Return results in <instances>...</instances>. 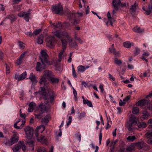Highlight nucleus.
Returning a JSON list of instances; mask_svg holds the SVG:
<instances>
[{"mask_svg":"<svg viewBox=\"0 0 152 152\" xmlns=\"http://www.w3.org/2000/svg\"><path fill=\"white\" fill-rule=\"evenodd\" d=\"M39 57L42 64H41L40 62H37L36 66L37 70L39 71L44 69L45 65L46 64H51L48 61V56L45 50H43L41 51V55Z\"/></svg>","mask_w":152,"mask_h":152,"instance_id":"f257e3e1","label":"nucleus"},{"mask_svg":"<svg viewBox=\"0 0 152 152\" xmlns=\"http://www.w3.org/2000/svg\"><path fill=\"white\" fill-rule=\"evenodd\" d=\"M54 34L57 37L61 38V41L62 43V49L58 54V56H62L66 48L67 41L66 40L65 38H66L67 39H69V37L68 33L67 32H64L62 34L61 36L59 35L58 33L55 30L54 31Z\"/></svg>","mask_w":152,"mask_h":152,"instance_id":"f03ea898","label":"nucleus"},{"mask_svg":"<svg viewBox=\"0 0 152 152\" xmlns=\"http://www.w3.org/2000/svg\"><path fill=\"white\" fill-rule=\"evenodd\" d=\"M137 124L136 117L133 115H131L129 116V122L126 123V126L129 131L133 132L137 129Z\"/></svg>","mask_w":152,"mask_h":152,"instance_id":"7ed1b4c3","label":"nucleus"},{"mask_svg":"<svg viewBox=\"0 0 152 152\" xmlns=\"http://www.w3.org/2000/svg\"><path fill=\"white\" fill-rule=\"evenodd\" d=\"M49 111L45 105L43 103H41L37 107L35 111L34 115L36 118H42L41 114L43 113Z\"/></svg>","mask_w":152,"mask_h":152,"instance_id":"20e7f679","label":"nucleus"},{"mask_svg":"<svg viewBox=\"0 0 152 152\" xmlns=\"http://www.w3.org/2000/svg\"><path fill=\"white\" fill-rule=\"evenodd\" d=\"M22 148L24 152L26 149V147L23 142H19L18 144L14 145L12 148L13 152H19V150Z\"/></svg>","mask_w":152,"mask_h":152,"instance_id":"39448f33","label":"nucleus"},{"mask_svg":"<svg viewBox=\"0 0 152 152\" xmlns=\"http://www.w3.org/2000/svg\"><path fill=\"white\" fill-rule=\"evenodd\" d=\"M47 46L50 48H53L55 46L57 41L54 37L53 36H50L46 39Z\"/></svg>","mask_w":152,"mask_h":152,"instance_id":"423d86ee","label":"nucleus"},{"mask_svg":"<svg viewBox=\"0 0 152 152\" xmlns=\"http://www.w3.org/2000/svg\"><path fill=\"white\" fill-rule=\"evenodd\" d=\"M77 15V14L73 12H70L68 14V19L71 23L74 24L78 23V20Z\"/></svg>","mask_w":152,"mask_h":152,"instance_id":"0eeeda50","label":"nucleus"},{"mask_svg":"<svg viewBox=\"0 0 152 152\" xmlns=\"http://www.w3.org/2000/svg\"><path fill=\"white\" fill-rule=\"evenodd\" d=\"M113 4L115 10H117L121 7H123L126 6L125 4H123L120 0H113Z\"/></svg>","mask_w":152,"mask_h":152,"instance_id":"6e6552de","label":"nucleus"},{"mask_svg":"<svg viewBox=\"0 0 152 152\" xmlns=\"http://www.w3.org/2000/svg\"><path fill=\"white\" fill-rule=\"evenodd\" d=\"M24 131L28 139H31L33 134V129L31 127L27 126L25 128Z\"/></svg>","mask_w":152,"mask_h":152,"instance_id":"1a4fd4ad","label":"nucleus"},{"mask_svg":"<svg viewBox=\"0 0 152 152\" xmlns=\"http://www.w3.org/2000/svg\"><path fill=\"white\" fill-rule=\"evenodd\" d=\"M25 123V120L19 119L18 121L16 122L14 125V126L17 129H21L24 127Z\"/></svg>","mask_w":152,"mask_h":152,"instance_id":"9d476101","label":"nucleus"},{"mask_svg":"<svg viewBox=\"0 0 152 152\" xmlns=\"http://www.w3.org/2000/svg\"><path fill=\"white\" fill-rule=\"evenodd\" d=\"M51 26L53 28V32L54 34V31L55 30L58 33L59 35H60L61 36L62 34H63V33L66 32L65 31L62 32L61 31H60L59 30H58L57 29V28L60 29L62 25L60 22H58V23H57L56 25H55L54 24H51Z\"/></svg>","mask_w":152,"mask_h":152,"instance_id":"9b49d317","label":"nucleus"},{"mask_svg":"<svg viewBox=\"0 0 152 152\" xmlns=\"http://www.w3.org/2000/svg\"><path fill=\"white\" fill-rule=\"evenodd\" d=\"M30 12H25L23 11H20L18 14V16L20 17H24V19L27 22L29 21L30 18Z\"/></svg>","mask_w":152,"mask_h":152,"instance_id":"f8f14e48","label":"nucleus"},{"mask_svg":"<svg viewBox=\"0 0 152 152\" xmlns=\"http://www.w3.org/2000/svg\"><path fill=\"white\" fill-rule=\"evenodd\" d=\"M63 10L62 7L61 5L57 4L53 6L52 11L53 12L56 14H58Z\"/></svg>","mask_w":152,"mask_h":152,"instance_id":"ddd939ff","label":"nucleus"},{"mask_svg":"<svg viewBox=\"0 0 152 152\" xmlns=\"http://www.w3.org/2000/svg\"><path fill=\"white\" fill-rule=\"evenodd\" d=\"M148 101L145 99H143L139 101L136 104V106H140L141 107H143L145 106L146 107L147 105L148 106Z\"/></svg>","mask_w":152,"mask_h":152,"instance_id":"4468645a","label":"nucleus"},{"mask_svg":"<svg viewBox=\"0 0 152 152\" xmlns=\"http://www.w3.org/2000/svg\"><path fill=\"white\" fill-rule=\"evenodd\" d=\"M45 127L44 125H40L39 127H37L35 131V134L37 137H38L39 136L38 132L42 133L45 130Z\"/></svg>","mask_w":152,"mask_h":152,"instance_id":"2eb2a0df","label":"nucleus"},{"mask_svg":"<svg viewBox=\"0 0 152 152\" xmlns=\"http://www.w3.org/2000/svg\"><path fill=\"white\" fill-rule=\"evenodd\" d=\"M26 72L25 71L22 73L20 75L16 74L15 76V78L17 79L18 81L23 80L26 78Z\"/></svg>","mask_w":152,"mask_h":152,"instance_id":"dca6fc26","label":"nucleus"},{"mask_svg":"<svg viewBox=\"0 0 152 152\" xmlns=\"http://www.w3.org/2000/svg\"><path fill=\"white\" fill-rule=\"evenodd\" d=\"M136 147L139 149H140L145 146L146 144L143 142H139L135 143Z\"/></svg>","mask_w":152,"mask_h":152,"instance_id":"f3484780","label":"nucleus"},{"mask_svg":"<svg viewBox=\"0 0 152 152\" xmlns=\"http://www.w3.org/2000/svg\"><path fill=\"white\" fill-rule=\"evenodd\" d=\"M53 75L52 72L48 70H46L44 71L43 75L47 78L50 79Z\"/></svg>","mask_w":152,"mask_h":152,"instance_id":"a211bd4d","label":"nucleus"},{"mask_svg":"<svg viewBox=\"0 0 152 152\" xmlns=\"http://www.w3.org/2000/svg\"><path fill=\"white\" fill-rule=\"evenodd\" d=\"M39 83L41 85L45 86L46 85L47 80L44 76L42 75L40 77V79L39 81Z\"/></svg>","mask_w":152,"mask_h":152,"instance_id":"6ab92c4d","label":"nucleus"},{"mask_svg":"<svg viewBox=\"0 0 152 152\" xmlns=\"http://www.w3.org/2000/svg\"><path fill=\"white\" fill-rule=\"evenodd\" d=\"M18 138L19 137L17 134H14L11 137L10 140L12 145L17 142L18 140Z\"/></svg>","mask_w":152,"mask_h":152,"instance_id":"aec40b11","label":"nucleus"},{"mask_svg":"<svg viewBox=\"0 0 152 152\" xmlns=\"http://www.w3.org/2000/svg\"><path fill=\"white\" fill-rule=\"evenodd\" d=\"M36 107V104L34 102H31L29 105V107L28 109V111L29 112H32Z\"/></svg>","mask_w":152,"mask_h":152,"instance_id":"412c9836","label":"nucleus"},{"mask_svg":"<svg viewBox=\"0 0 152 152\" xmlns=\"http://www.w3.org/2000/svg\"><path fill=\"white\" fill-rule=\"evenodd\" d=\"M90 66H86L82 65L79 66L77 67L78 72H84L86 69L88 68Z\"/></svg>","mask_w":152,"mask_h":152,"instance_id":"4be33fe9","label":"nucleus"},{"mask_svg":"<svg viewBox=\"0 0 152 152\" xmlns=\"http://www.w3.org/2000/svg\"><path fill=\"white\" fill-rule=\"evenodd\" d=\"M139 128H144L146 127L147 125L145 122H137L136 125Z\"/></svg>","mask_w":152,"mask_h":152,"instance_id":"5701e85b","label":"nucleus"},{"mask_svg":"<svg viewBox=\"0 0 152 152\" xmlns=\"http://www.w3.org/2000/svg\"><path fill=\"white\" fill-rule=\"evenodd\" d=\"M69 35V34H68ZM69 38L70 39H67L66 38H65V39H66V40L67 41V42L68 41H69V44L72 47H73L76 45V43L74 41V42H72V38L70 37V36L69 35Z\"/></svg>","mask_w":152,"mask_h":152,"instance_id":"b1692460","label":"nucleus"},{"mask_svg":"<svg viewBox=\"0 0 152 152\" xmlns=\"http://www.w3.org/2000/svg\"><path fill=\"white\" fill-rule=\"evenodd\" d=\"M50 118V115H47L42 119L41 121L42 122L45 123H48Z\"/></svg>","mask_w":152,"mask_h":152,"instance_id":"393cba45","label":"nucleus"},{"mask_svg":"<svg viewBox=\"0 0 152 152\" xmlns=\"http://www.w3.org/2000/svg\"><path fill=\"white\" fill-rule=\"evenodd\" d=\"M4 143L5 145L7 146H11L12 144L11 141L10 140L8 139L7 138L5 137L4 140Z\"/></svg>","mask_w":152,"mask_h":152,"instance_id":"a878e982","label":"nucleus"},{"mask_svg":"<svg viewBox=\"0 0 152 152\" xmlns=\"http://www.w3.org/2000/svg\"><path fill=\"white\" fill-rule=\"evenodd\" d=\"M50 80L52 84L57 83L59 80L58 78L55 77L53 75L50 79Z\"/></svg>","mask_w":152,"mask_h":152,"instance_id":"bb28decb","label":"nucleus"},{"mask_svg":"<svg viewBox=\"0 0 152 152\" xmlns=\"http://www.w3.org/2000/svg\"><path fill=\"white\" fill-rule=\"evenodd\" d=\"M29 78L32 82H37V79L36 76L33 73H31L30 74L29 77Z\"/></svg>","mask_w":152,"mask_h":152,"instance_id":"cd10ccee","label":"nucleus"},{"mask_svg":"<svg viewBox=\"0 0 152 152\" xmlns=\"http://www.w3.org/2000/svg\"><path fill=\"white\" fill-rule=\"evenodd\" d=\"M40 89H41V91H40L41 93L42 94V95L43 98L46 99H47V98L46 96V94L44 92V91H45V88L44 87H40Z\"/></svg>","mask_w":152,"mask_h":152,"instance_id":"c85d7f7f","label":"nucleus"},{"mask_svg":"<svg viewBox=\"0 0 152 152\" xmlns=\"http://www.w3.org/2000/svg\"><path fill=\"white\" fill-rule=\"evenodd\" d=\"M137 6V4L136 3L131 6L130 8V11L132 14L136 10V7Z\"/></svg>","mask_w":152,"mask_h":152,"instance_id":"c756f323","label":"nucleus"},{"mask_svg":"<svg viewBox=\"0 0 152 152\" xmlns=\"http://www.w3.org/2000/svg\"><path fill=\"white\" fill-rule=\"evenodd\" d=\"M37 140L38 141L42 143H45L47 141L45 137V136H41L39 137H38Z\"/></svg>","mask_w":152,"mask_h":152,"instance_id":"7c9ffc66","label":"nucleus"},{"mask_svg":"<svg viewBox=\"0 0 152 152\" xmlns=\"http://www.w3.org/2000/svg\"><path fill=\"white\" fill-rule=\"evenodd\" d=\"M78 114L77 118L79 120H80L85 117L86 113L85 112H83L81 113H78Z\"/></svg>","mask_w":152,"mask_h":152,"instance_id":"2f4dec72","label":"nucleus"},{"mask_svg":"<svg viewBox=\"0 0 152 152\" xmlns=\"http://www.w3.org/2000/svg\"><path fill=\"white\" fill-rule=\"evenodd\" d=\"M136 147L135 143L131 144L127 148V150L129 151H131L134 149Z\"/></svg>","mask_w":152,"mask_h":152,"instance_id":"473e14b6","label":"nucleus"},{"mask_svg":"<svg viewBox=\"0 0 152 152\" xmlns=\"http://www.w3.org/2000/svg\"><path fill=\"white\" fill-rule=\"evenodd\" d=\"M114 63L115 64L120 66L122 64V61L121 60L115 58L114 59Z\"/></svg>","mask_w":152,"mask_h":152,"instance_id":"72a5a7b5","label":"nucleus"},{"mask_svg":"<svg viewBox=\"0 0 152 152\" xmlns=\"http://www.w3.org/2000/svg\"><path fill=\"white\" fill-rule=\"evenodd\" d=\"M123 46L126 48H130L131 46V43L129 41H127L123 43Z\"/></svg>","mask_w":152,"mask_h":152,"instance_id":"f704fd0d","label":"nucleus"},{"mask_svg":"<svg viewBox=\"0 0 152 152\" xmlns=\"http://www.w3.org/2000/svg\"><path fill=\"white\" fill-rule=\"evenodd\" d=\"M133 31L137 32H141L143 31V30L140 28V27H136L133 28Z\"/></svg>","mask_w":152,"mask_h":152,"instance_id":"c9c22d12","label":"nucleus"},{"mask_svg":"<svg viewBox=\"0 0 152 152\" xmlns=\"http://www.w3.org/2000/svg\"><path fill=\"white\" fill-rule=\"evenodd\" d=\"M55 97V95L53 93L52 94V95H50V96L49 99L50 102L52 104H53L54 103V99Z\"/></svg>","mask_w":152,"mask_h":152,"instance_id":"e433bc0d","label":"nucleus"},{"mask_svg":"<svg viewBox=\"0 0 152 152\" xmlns=\"http://www.w3.org/2000/svg\"><path fill=\"white\" fill-rule=\"evenodd\" d=\"M139 111L138 108L137 107H133L132 110V113L133 114H136Z\"/></svg>","mask_w":152,"mask_h":152,"instance_id":"4c0bfd02","label":"nucleus"},{"mask_svg":"<svg viewBox=\"0 0 152 152\" xmlns=\"http://www.w3.org/2000/svg\"><path fill=\"white\" fill-rule=\"evenodd\" d=\"M37 152H47L46 149L43 147H39L37 149Z\"/></svg>","mask_w":152,"mask_h":152,"instance_id":"58836bf2","label":"nucleus"},{"mask_svg":"<svg viewBox=\"0 0 152 152\" xmlns=\"http://www.w3.org/2000/svg\"><path fill=\"white\" fill-rule=\"evenodd\" d=\"M134 136H129L127 138V140L129 141L133 142L136 139Z\"/></svg>","mask_w":152,"mask_h":152,"instance_id":"ea45409f","label":"nucleus"},{"mask_svg":"<svg viewBox=\"0 0 152 152\" xmlns=\"http://www.w3.org/2000/svg\"><path fill=\"white\" fill-rule=\"evenodd\" d=\"M37 43L39 44H42L43 42V38L42 36L38 38L37 41Z\"/></svg>","mask_w":152,"mask_h":152,"instance_id":"a19ab883","label":"nucleus"},{"mask_svg":"<svg viewBox=\"0 0 152 152\" xmlns=\"http://www.w3.org/2000/svg\"><path fill=\"white\" fill-rule=\"evenodd\" d=\"M140 50L139 48L137 47L135 48L134 52V53L135 55H137L140 54Z\"/></svg>","mask_w":152,"mask_h":152,"instance_id":"79ce46f5","label":"nucleus"},{"mask_svg":"<svg viewBox=\"0 0 152 152\" xmlns=\"http://www.w3.org/2000/svg\"><path fill=\"white\" fill-rule=\"evenodd\" d=\"M118 140L116 139L113 141L111 142V145L113 146V149L114 148L115 145L118 142Z\"/></svg>","mask_w":152,"mask_h":152,"instance_id":"37998d69","label":"nucleus"},{"mask_svg":"<svg viewBox=\"0 0 152 152\" xmlns=\"http://www.w3.org/2000/svg\"><path fill=\"white\" fill-rule=\"evenodd\" d=\"M28 143L29 145V146L31 147V149L32 151H33L34 149V148L33 147H34V145H33L34 142L33 141L31 140V141L28 142Z\"/></svg>","mask_w":152,"mask_h":152,"instance_id":"c03bdc74","label":"nucleus"},{"mask_svg":"<svg viewBox=\"0 0 152 152\" xmlns=\"http://www.w3.org/2000/svg\"><path fill=\"white\" fill-rule=\"evenodd\" d=\"M145 136L148 138L152 137V131L148 132L145 134Z\"/></svg>","mask_w":152,"mask_h":152,"instance_id":"a18cd8bd","label":"nucleus"},{"mask_svg":"<svg viewBox=\"0 0 152 152\" xmlns=\"http://www.w3.org/2000/svg\"><path fill=\"white\" fill-rule=\"evenodd\" d=\"M113 54L116 56H119L120 55V53L119 52L117 51L115 48H114L113 49Z\"/></svg>","mask_w":152,"mask_h":152,"instance_id":"49530a36","label":"nucleus"},{"mask_svg":"<svg viewBox=\"0 0 152 152\" xmlns=\"http://www.w3.org/2000/svg\"><path fill=\"white\" fill-rule=\"evenodd\" d=\"M18 43L20 49H23L24 48L25 46L23 42L19 41L18 42Z\"/></svg>","mask_w":152,"mask_h":152,"instance_id":"de8ad7c7","label":"nucleus"},{"mask_svg":"<svg viewBox=\"0 0 152 152\" xmlns=\"http://www.w3.org/2000/svg\"><path fill=\"white\" fill-rule=\"evenodd\" d=\"M9 18L12 21H14L16 20V18L15 16L13 15H10L9 17Z\"/></svg>","mask_w":152,"mask_h":152,"instance_id":"09e8293b","label":"nucleus"},{"mask_svg":"<svg viewBox=\"0 0 152 152\" xmlns=\"http://www.w3.org/2000/svg\"><path fill=\"white\" fill-rule=\"evenodd\" d=\"M41 31L42 30L40 29H37L36 30L34 31L33 34L35 35H37L40 33Z\"/></svg>","mask_w":152,"mask_h":152,"instance_id":"8fccbe9b","label":"nucleus"},{"mask_svg":"<svg viewBox=\"0 0 152 152\" xmlns=\"http://www.w3.org/2000/svg\"><path fill=\"white\" fill-rule=\"evenodd\" d=\"M144 53L142 54V57L148 56L149 55V53L147 51H145V50H143Z\"/></svg>","mask_w":152,"mask_h":152,"instance_id":"3c124183","label":"nucleus"},{"mask_svg":"<svg viewBox=\"0 0 152 152\" xmlns=\"http://www.w3.org/2000/svg\"><path fill=\"white\" fill-rule=\"evenodd\" d=\"M72 66H73V65ZM72 75L74 77H77V73L73 66L72 67Z\"/></svg>","mask_w":152,"mask_h":152,"instance_id":"603ef678","label":"nucleus"},{"mask_svg":"<svg viewBox=\"0 0 152 152\" xmlns=\"http://www.w3.org/2000/svg\"><path fill=\"white\" fill-rule=\"evenodd\" d=\"M20 117L23 118L24 120H25L26 117V115L25 113H22L21 112V109L20 110Z\"/></svg>","mask_w":152,"mask_h":152,"instance_id":"864d4df0","label":"nucleus"},{"mask_svg":"<svg viewBox=\"0 0 152 152\" xmlns=\"http://www.w3.org/2000/svg\"><path fill=\"white\" fill-rule=\"evenodd\" d=\"M22 60L19 58L18 59L16 62V64L18 65H20L22 63Z\"/></svg>","mask_w":152,"mask_h":152,"instance_id":"5fc2aeb1","label":"nucleus"},{"mask_svg":"<svg viewBox=\"0 0 152 152\" xmlns=\"http://www.w3.org/2000/svg\"><path fill=\"white\" fill-rule=\"evenodd\" d=\"M102 138V130L100 131V133L99 134V143L100 144Z\"/></svg>","mask_w":152,"mask_h":152,"instance_id":"6e6d98bb","label":"nucleus"},{"mask_svg":"<svg viewBox=\"0 0 152 152\" xmlns=\"http://www.w3.org/2000/svg\"><path fill=\"white\" fill-rule=\"evenodd\" d=\"M86 104H87V105L90 107H92V105L91 102V101L88 100H87L86 103Z\"/></svg>","mask_w":152,"mask_h":152,"instance_id":"4d7b16f0","label":"nucleus"},{"mask_svg":"<svg viewBox=\"0 0 152 152\" xmlns=\"http://www.w3.org/2000/svg\"><path fill=\"white\" fill-rule=\"evenodd\" d=\"M4 53L3 52L0 50V60H2L4 58Z\"/></svg>","mask_w":152,"mask_h":152,"instance_id":"13d9d810","label":"nucleus"},{"mask_svg":"<svg viewBox=\"0 0 152 152\" xmlns=\"http://www.w3.org/2000/svg\"><path fill=\"white\" fill-rule=\"evenodd\" d=\"M147 118V114H143V115L142 116L141 118L142 119V120H143L144 119Z\"/></svg>","mask_w":152,"mask_h":152,"instance_id":"bf43d9fd","label":"nucleus"},{"mask_svg":"<svg viewBox=\"0 0 152 152\" xmlns=\"http://www.w3.org/2000/svg\"><path fill=\"white\" fill-rule=\"evenodd\" d=\"M77 139L78 141L80 142L81 140V135L79 133H78L77 134Z\"/></svg>","mask_w":152,"mask_h":152,"instance_id":"052dcab7","label":"nucleus"},{"mask_svg":"<svg viewBox=\"0 0 152 152\" xmlns=\"http://www.w3.org/2000/svg\"><path fill=\"white\" fill-rule=\"evenodd\" d=\"M109 21L111 25L112 26H113V23L115 21V20L114 19L112 18L110 20H109Z\"/></svg>","mask_w":152,"mask_h":152,"instance_id":"680f3d73","label":"nucleus"},{"mask_svg":"<svg viewBox=\"0 0 152 152\" xmlns=\"http://www.w3.org/2000/svg\"><path fill=\"white\" fill-rule=\"evenodd\" d=\"M109 75V78L110 79L112 80L113 81H114L115 80V78L111 75L110 73L108 74Z\"/></svg>","mask_w":152,"mask_h":152,"instance_id":"e2e57ef3","label":"nucleus"},{"mask_svg":"<svg viewBox=\"0 0 152 152\" xmlns=\"http://www.w3.org/2000/svg\"><path fill=\"white\" fill-rule=\"evenodd\" d=\"M6 73L7 74H9L10 72V68L9 66L6 65Z\"/></svg>","mask_w":152,"mask_h":152,"instance_id":"0e129e2a","label":"nucleus"},{"mask_svg":"<svg viewBox=\"0 0 152 152\" xmlns=\"http://www.w3.org/2000/svg\"><path fill=\"white\" fill-rule=\"evenodd\" d=\"M26 53L25 52L23 53H22L20 55V56L19 58L23 60V58L25 56Z\"/></svg>","mask_w":152,"mask_h":152,"instance_id":"69168bd1","label":"nucleus"},{"mask_svg":"<svg viewBox=\"0 0 152 152\" xmlns=\"http://www.w3.org/2000/svg\"><path fill=\"white\" fill-rule=\"evenodd\" d=\"M21 0H12L13 4L18 3Z\"/></svg>","mask_w":152,"mask_h":152,"instance_id":"338daca9","label":"nucleus"},{"mask_svg":"<svg viewBox=\"0 0 152 152\" xmlns=\"http://www.w3.org/2000/svg\"><path fill=\"white\" fill-rule=\"evenodd\" d=\"M148 124H149L150 126L152 127V119H149L148 121Z\"/></svg>","mask_w":152,"mask_h":152,"instance_id":"774afa93","label":"nucleus"}]
</instances>
